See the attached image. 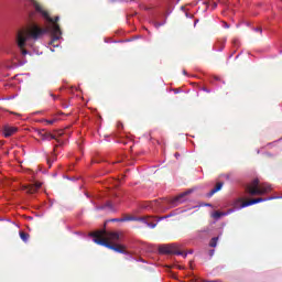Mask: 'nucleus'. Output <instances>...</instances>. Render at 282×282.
Instances as JSON below:
<instances>
[{
	"label": "nucleus",
	"instance_id": "f257e3e1",
	"mask_svg": "<svg viewBox=\"0 0 282 282\" xmlns=\"http://www.w3.org/2000/svg\"><path fill=\"white\" fill-rule=\"evenodd\" d=\"M31 6L35 9L36 12H40L42 17L50 23L46 28L41 29L36 24H31L30 26H26L18 32V46L20 50H22L23 56L28 54V51L24 50V47H33L34 42L39 41L43 34H51L52 40L50 45L53 47H58V41H61V26H58L59 17H55V19H52L47 11L43 10V7L36 2V0H29Z\"/></svg>",
	"mask_w": 282,
	"mask_h": 282
},
{
	"label": "nucleus",
	"instance_id": "f03ea898",
	"mask_svg": "<svg viewBox=\"0 0 282 282\" xmlns=\"http://www.w3.org/2000/svg\"><path fill=\"white\" fill-rule=\"evenodd\" d=\"M90 237H93L94 243H97L98 246H104L105 248L115 250V252L124 254V247L122 246L116 247L109 243V241H112V242L120 241V234L99 230V231L91 232Z\"/></svg>",
	"mask_w": 282,
	"mask_h": 282
},
{
	"label": "nucleus",
	"instance_id": "7ed1b4c3",
	"mask_svg": "<svg viewBox=\"0 0 282 282\" xmlns=\"http://www.w3.org/2000/svg\"><path fill=\"white\" fill-rule=\"evenodd\" d=\"M246 191L249 195H268L272 191V185L268 183L259 184V180H253L247 185Z\"/></svg>",
	"mask_w": 282,
	"mask_h": 282
},
{
	"label": "nucleus",
	"instance_id": "20e7f679",
	"mask_svg": "<svg viewBox=\"0 0 282 282\" xmlns=\"http://www.w3.org/2000/svg\"><path fill=\"white\" fill-rule=\"evenodd\" d=\"M160 252L163 254H178L186 259V253L177 250V245H164L160 248Z\"/></svg>",
	"mask_w": 282,
	"mask_h": 282
},
{
	"label": "nucleus",
	"instance_id": "39448f33",
	"mask_svg": "<svg viewBox=\"0 0 282 282\" xmlns=\"http://www.w3.org/2000/svg\"><path fill=\"white\" fill-rule=\"evenodd\" d=\"M149 219H151L150 216H148V217H128V218L121 219V221H142L143 224H145V226H148V228H155V226H158V224L149 223Z\"/></svg>",
	"mask_w": 282,
	"mask_h": 282
},
{
	"label": "nucleus",
	"instance_id": "423d86ee",
	"mask_svg": "<svg viewBox=\"0 0 282 282\" xmlns=\"http://www.w3.org/2000/svg\"><path fill=\"white\" fill-rule=\"evenodd\" d=\"M279 198H282V196L281 197H269V198H253L248 202H243L240 205V208H248V206H253V204H261V202H268L270 199H279Z\"/></svg>",
	"mask_w": 282,
	"mask_h": 282
},
{
	"label": "nucleus",
	"instance_id": "0eeeda50",
	"mask_svg": "<svg viewBox=\"0 0 282 282\" xmlns=\"http://www.w3.org/2000/svg\"><path fill=\"white\" fill-rule=\"evenodd\" d=\"M191 193H192V191H187V192L180 194L175 198H173L171 200L172 206H180V204H184V202H186V199H188L187 196L191 195Z\"/></svg>",
	"mask_w": 282,
	"mask_h": 282
},
{
	"label": "nucleus",
	"instance_id": "6e6552de",
	"mask_svg": "<svg viewBox=\"0 0 282 282\" xmlns=\"http://www.w3.org/2000/svg\"><path fill=\"white\" fill-rule=\"evenodd\" d=\"M17 131H19L17 127L8 126V124L2 128V133L4 138H10L11 135H14Z\"/></svg>",
	"mask_w": 282,
	"mask_h": 282
},
{
	"label": "nucleus",
	"instance_id": "1a4fd4ad",
	"mask_svg": "<svg viewBox=\"0 0 282 282\" xmlns=\"http://www.w3.org/2000/svg\"><path fill=\"white\" fill-rule=\"evenodd\" d=\"M231 213H235V209H229L228 212H215L213 214L214 219H220V217H226L228 215H231Z\"/></svg>",
	"mask_w": 282,
	"mask_h": 282
},
{
	"label": "nucleus",
	"instance_id": "9d476101",
	"mask_svg": "<svg viewBox=\"0 0 282 282\" xmlns=\"http://www.w3.org/2000/svg\"><path fill=\"white\" fill-rule=\"evenodd\" d=\"M41 183H35L34 185H29L25 187L26 193L33 194L36 193L39 188H41Z\"/></svg>",
	"mask_w": 282,
	"mask_h": 282
},
{
	"label": "nucleus",
	"instance_id": "9b49d317",
	"mask_svg": "<svg viewBox=\"0 0 282 282\" xmlns=\"http://www.w3.org/2000/svg\"><path fill=\"white\" fill-rule=\"evenodd\" d=\"M224 187V183L219 182L216 184L215 188H213L208 194L207 197H213V195H215V193H219V191H221V188Z\"/></svg>",
	"mask_w": 282,
	"mask_h": 282
},
{
	"label": "nucleus",
	"instance_id": "f8f14e48",
	"mask_svg": "<svg viewBox=\"0 0 282 282\" xmlns=\"http://www.w3.org/2000/svg\"><path fill=\"white\" fill-rule=\"evenodd\" d=\"M40 135H41L42 140H56V135L51 134V133L40 132Z\"/></svg>",
	"mask_w": 282,
	"mask_h": 282
},
{
	"label": "nucleus",
	"instance_id": "ddd939ff",
	"mask_svg": "<svg viewBox=\"0 0 282 282\" xmlns=\"http://www.w3.org/2000/svg\"><path fill=\"white\" fill-rule=\"evenodd\" d=\"M217 241H219L218 237L213 238L209 242L210 248H217Z\"/></svg>",
	"mask_w": 282,
	"mask_h": 282
},
{
	"label": "nucleus",
	"instance_id": "4468645a",
	"mask_svg": "<svg viewBox=\"0 0 282 282\" xmlns=\"http://www.w3.org/2000/svg\"><path fill=\"white\" fill-rule=\"evenodd\" d=\"M20 238L22 241L28 242V239H30V236L23 231L20 232Z\"/></svg>",
	"mask_w": 282,
	"mask_h": 282
},
{
	"label": "nucleus",
	"instance_id": "2eb2a0df",
	"mask_svg": "<svg viewBox=\"0 0 282 282\" xmlns=\"http://www.w3.org/2000/svg\"><path fill=\"white\" fill-rule=\"evenodd\" d=\"M44 122H46V124H54L55 122H58V119L57 118H54V119H50V120H44Z\"/></svg>",
	"mask_w": 282,
	"mask_h": 282
},
{
	"label": "nucleus",
	"instance_id": "dca6fc26",
	"mask_svg": "<svg viewBox=\"0 0 282 282\" xmlns=\"http://www.w3.org/2000/svg\"><path fill=\"white\" fill-rule=\"evenodd\" d=\"M215 256V249L209 250V257H214Z\"/></svg>",
	"mask_w": 282,
	"mask_h": 282
},
{
	"label": "nucleus",
	"instance_id": "f3484780",
	"mask_svg": "<svg viewBox=\"0 0 282 282\" xmlns=\"http://www.w3.org/2000/svg\"><path fill=\"white\" fill-rule=\"evenodd\" d=\"M205 282H219V280H206Z\"/></svg>",
	"mask_w": 282,
	"mask_h": 282
},
{
	"label": "nucleus",
	"instance_id": "a211bd4d",
	"mask_svg": "<svg viewBox=\"0 0 282 282\" xmlns=\"http://www.w3.org/2000/svg\"><path fill=\"white\" fill-rule=\"evenodd\" d=\"M142 208H149V203H145Z\"/></svg>",
	"mask_w": 282,
	"mask_h": 282
},
{
	"label": "nucleus",
	"instance_id": "6ab92c4d",
	"mask_svg": "<svg viewBox=\"0 0 282 282\" xmlns=\"http://www.w3.org/2000/svg\"><path fill=\"white\" fill-rule=\"evenodd\" d=\"M181 10H182L183 12H186V8H185V7H181Z\"/></svg>",
	"mask_w": 282,
	"mask_h": 282
},
{
	"label": "nucleus",
	"instance_id": "aec40b11",
	"mask_svg": "<svg viewBox=\"0 0 282 282\" xmlns=\"http://www.w3.org/2000/svg\"><path fill=\"white\" fill-rule=\"evenodd\" d=\"M175 158H180V153H175Z\"/></svg>",
	"mask_w": 282,
	"mask_h": 282
},
{
	"label": "nucleus",
	"instance_id": "412c9836",
	"mask_svg": "<svg viewBox=\"0 0 282 282\" xmlns=\"http://www.w3.org/2000/svg\"><path fill=\"white\" fill-rule=\"evenodd\" d=\"M256 32H261V29H256Z\"/></svg>",
	"mask_w": 282,
	"mask_h": 282
},
{
	"label": "nucleus",
	"instance_id": "4be33fe9",
	"mask_svg": "<svg viewBox=\"0 0 282 282\" xmlns=\"http://www.w3.org/2000/svg\"><path fill=\"white\" fill-rule=\"evenodd\" d=\"M160 25H162V24H155V28H160Z\"/></svg>",
	"mask_w": 282,
	"mask_h": 282
},
{
	"label": "nucleus",
	"instance_id": "5701e85b",
	"mask_svg": "<svg viewBox=\"0 0 282 282\" xmlns=\"http://www.w3.org/2000/svg\"><path fill=\"white\" fill-rule=\"evenodd\" d=\"M185 17H187V19H188V17H191V15H188V13H185Z\"/></svg>",
	"mask_w": 282,
	"mask_h": 282
},
{
	"label": "nucleus",
	"instance_id": "b1692460",
	"mask_svg": "<svg viewBox=\"0 0 282 282\" xmlns=\"http://www.w3.org/2000/svg\"><path fill=\"white\" fill-rule=\"evenodd\" d=\"M225 28H230L228 24H225Z\"/></svg>",
	"mask_w": 282,
	"mask_h": 282
},
{
	"label": "nucleus",
	"instance_id": "393cba45",
	"mask_svg": "<svg viewBox=\"0 0 282 282\" xmlns=\"http://www.w3.org/2000/svg\"><path fill=\"white\" fill-rule=\"evenodd\" d=\"M59 135H63V131L59 132Z\"/></svg>",
	"mask_w": 282,
	"mask_h": 282
},
{
	"label": "nucleus",
	"instance_id": "a878e982",
	"mask_svg": "<svg viewBox=\"0 0 282 282\" xmlns=\"http://www.w3.org/2000/svg\"><path fill=\"white\" fill-rule=\"evenodd\" d=\"M183 74H185V75H186V70H183Z\"/></svg>",
	"mask_w": 282,
	"mask_h": 282
},
{
	"label": "nucleus",
	"instance_id": "bb28decb",
	"mask_svg": "<svg viewBox=\"0 0 282 282\" xmlns=\"http://www.w3.org/2000/svg\"><path fill=\"white\" fill-rule=\"evenodd\" d=\"M50 162H52V160H48V164H50Z\"/></svg>",
	"mask_w": 282,
	"mask_h": 282
}]
</instances>
